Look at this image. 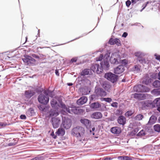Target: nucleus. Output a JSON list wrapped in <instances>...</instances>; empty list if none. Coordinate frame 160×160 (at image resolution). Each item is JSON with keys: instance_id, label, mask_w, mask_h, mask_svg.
Returning <instances> with one entry per match:
<instances>
[{"instance_id": "f257e3e1", "label": "nucleus", "mask_w": 160, "mask_h": 160, "mask_svg": "<svg viewBox=\"0 0 160 160\" xmlns=\"http://www.w3.org/2000/svg\"><path fill=\"white\" fill-rule=\"evenodd\" d=\"M84 128L81 126H78L73 128L72 130V134L77 137H81L84 133Z\"/></svg>"}, {"instance_id": "f03ea898", "label": "nucleus", "mask_w": 160, "mask_h": 160, "mask_svg": "<svg viewBox=\"0 0 160 160\" xmlns=\"http://www.w3.org/2000/svg\"><path fill=\"white\" fill-rule=\"evenodd\" d=\"M110 53H109L110 54ZM110 55H109L108 54H106L105 55L104 58H106L105 59H103V61L100 62L101 67L102 69L107 70L109 69L110 66L109 62L108 59H109Z\"/></svg>"}, {"instance_id": "7ed1b4c3", "label": "nucleus", "mask_w": 160, "mask_h": 160, "mask_svg": "<svg viewBox=\"0 0 160 160\" xmlns=\"http://www.w3.org/2000/svg\"><path fill=\"white\" fill-rule=\"evenodd\" d=\"M104 78L114 83L118 81V76L112 72H109L105 74Z\"/></svg>"}, {"instance_id": "20e7f679", "label": "nucleus", "mask_w": 160, "mask_h": 160, "mask_svg": "<svg viewBox=\"0 0 160 160\" xmlns=\"http://www.w3.org/2000/svg\"><path fill=\"white\" fill-rule=\"evenodd\" d=\"M120 56L116 52L112 54L110 60L112 63L118 64L120 61Z\"/></svg>"}, {"instance_id": "39448f33", "label": "nucleus", "mask_w": 160, "mask_h": 160, "mask_svg": "<svg viewBox=\"0 0 160 160\" xmlns=\"http://www.w3.org/2000/svg\"><path fill=\"white\" fill-rule=\"evenodd\" d=\"M133 89L135 91L138 92H148L150 91L149 88L141 84L135 86Z\"/></svg>"}, {"instance_id": "423d86ee", "label": "nucleus", "mask_w": 160, "mask_h": 160, "mask_svg": "<svg viewBox=\"0 0 160 160\" xmlns=\"http://www.w3.org/2000/svg\"><path fill=\"white\" fill-rule=\"evenodd\" d=\"M38 99L39 103L44 105H46L48 102L49 100L48 96H46L42 94L38 95Z\"/></svg>"}, {"instance_id": "0eeeda50", "label": "nucleus", "mask_w": 160, "mask_h": 160, "mask_svg": "<svg viewBox=\"0 0 160 160\" xmlns=\"http://www.w3.org/2000/svg\"><path fill=\"white\" fill-rule=\"evenodd\" d=\"M72 125L71 120L68 118L62 119L61 127L63 128L68 129H69Z\"/></svg>"}, {"instance_id": "6e6552de", "label": "nucleus", "mask_w": 160, "mask_h": 160, "mask_svg": "<svg viewBox=\"0 0 160 160\" xmlns=\"http://www.w3.org/2000/svg\"><path fill=\"white\" fill-rule=\"evenodd\" d=\"M153 102L151 100L143 101L141 102L142 109H148L153 108Z\"/></svg>"}, {"instance_id": "1a4fd4ad", "label": "nucleus", "mask_w": 160, "mask_h": 160, "mask_svg": "<svg viewBox=\"0 0 160 160\" xmlns=\"http://www.w3.org/2000/svg\"><path fill=\"white\" fill-rule=\"evenodd\" d=\"M91 69L94 72L98 74L101 73L102 72V69L100 68L99 65L97 64H93L91 67Z\"/></svg>"}, {"instance_id": "9d476101", "label": "nucleus", "mask_w": 160, "mask_h": 160, "mask_svg": "<svg viewBox=\"0 0 160 160\" xmlns=\"http://www.w3.org/2000/svg\"><path fill=\"white\" fill-rule=\"evenodd\" d=\"M61 119L58 118H52V123L53 127L54 128H58Z\"/></svg>"}, {"instance_id": "9b49d317", "label": "nucleus", "mask_w": 160, "mask_h": 160, "mask_svg": "<svg viewBox=\"0 0 160 160\" xmlns=\"http://www.w3.org/2000/svg\"><path fill=\"white\" fill-rule=\"evenodd\" d=\"M108 43L111 45L116 44L118 46H121L122 45L121 42L120 40L118 38L113 39L112 38H111L109 40Z\"/></svg>"}, {"instance_id": "f8f14e48", "label": "nucleus", "mask_w": 160, "mask_h": 160, "mask_svg": "<svg viewBox=\"0 0 160 160\" xmlns=\"http://www.w3.org/2000/svg\"><path fill=\"white\" fill-rule=\"evenodd\" d=\"M125 70L123 65H119L114 69V72L115 74H119L123 72Z\"/></svg>"}, {"instance_id": "ddd939ff", "label": "nucleus", "mask_w": 160, "mask_h": 160, "mask_svg": "<svg viewBox=\"0 0 160 160\" xmlns=\"http://www.w3.org/2000/svg\"><path fill=\"white\" fill-rule=\"evenodd\" d=\"M95 92L98 96L104 97L107 95L106 92L101 88H98L95 90Z\"/></svg>"}, {"instance_id": "4468645a", "label": "nucleus", "mask_w": 160, "mask_h": 160, "mask_svg": "<svg viewBox=\"0 0 160 160\" xmlns=\"http://www.w3.org/2000/svg\"><path fill=\"white\" fill-rule=\"evenodd\" d=\"M81 122L87 128L90 127L91 124L90 121L85 118H82L80 119Z\"/></svg>"}, {"instance_id": "2eb2a0df", "label": "nucleus", "mask_w": 160, "mask_h": 160, "mask_svg": "<svg viewBox=\"0 0 160 160\" xmlns=\"http://www.w3.org/2000/svg\"><path fill=\"white\" fill-rule=\"evenodd\" d=\"M88 98L86 96H82L77 102V104L79 105H83L87 102Z\"/></svg>"}, {"instance_id": "dca6fc26", "label": "nucleus", "mask_w": 160, "mask_h": 160, "mask_svg": "<svg viewBox=\"0 0 160 160\" xmlns=\"http://www.w3.org/2000/svg\"><path fill=\"white\" fill-rule=\"evenodd\" d=\"M91 118L95 119H99L102 118V115L100 112H96L92 113L91 116Z\"/></svg>"}, {"instance_id": "f3484780", "label": "nucleus", "mask_w": 160, "mask_h": 160, "mask_svg": "<svg viewBox=\"0 0 160 160\" xmlns=\"http://www.w3.org/2000/svg\"><path fill=\"white\" fill-rule=\"evenodd\" d=\"M82 110V109H78L75 108H72L71 109L69 108L68 109V112L71 114L74 113L76 114H79Z\"/></svg>"}, {"instance_id": "a211bd4d", "label": "nucleus", "mask_w": 160, "mask_h": 160, "mask_svg": "<svg viewBox=\"0 0 160 160\" xmlns=\"http://www.w3.org/2000/svg\"><path fill=\"white\" fill-rule=\"evenodd\" d=\"M117 121L119 124L124 125L126 123V118L124 116L121 115L118 118Z\"/></svg>"}, {"instance_id": "6ab92c4d", "label": "nucleus", "mask_w": 160, "mask_h": 160, "mask_svg": "<svg viewBox=\"0 0 160 160\" xmlns=\"http://www.w3.org/2000/svg\"><path fill=\"white\" fill-rule=\"evenodd\" d=\"M111 131L113 134H119L121 132V130L120 128L118 127H115L111 128Z\"/></svg>"}, {"instance_id": "aec40b11", "label": "nucleus", "mask_w": 160, "mask_h": 160, "mask_svg": "<svg viewBox=\"0 0 160 160\" xmlns=\"http://www.w3.org/2000/svg\"><path fill=\"white\" fill-rule=\"evenodd\" d=\"M157 119V117L155 115H152L149 119L148 124L149 125L153 124L156 122Z\"/></svg>"}, {"instance_id": "412c9836", "label": "nucleus", "mask_w": 160, "mask_h": 160, "mask_svg": "<svg viewBox=\"0 0 160 160\" xmlns=\"http://www.w3.org/2000/svg\"><path fill=\"white\" fill-rule=\"evenodd\" d=\"M137 61L139 62L140 63L143 65L146 64H148L149 62V60L143 57L137 58Z\"/></svg>"}, {"instance_id": "4be33fe9", "label": "nucleus", "mask_w": 160, "mask_h": 160, "mask_svg": "<svg viewBox=\"0 0 160 160\" xmlns=\"http://www.w3.org/2000/svg\"><path fill=\"white\" fill-rule=\"evenodd\" d=\"M50 104L52 108L55 109H58L59 107V104L58 103L56 100L54 98H52L50 101Z\"/></svg>"}, {"instance_id": "5701e85b", "label": "nucleus", "mask_w": 160, "mask_h": 160, "mask_svg": "<svg viewBox=\"0 0 160 160\" xmlns=\"http://www.w3.org/2000/svg\"><path fill=\"white\" fill-rule=\"evenodd\" d=\"M65 131L62 128H59L56 132L57 135L60 136H63L65 134Z\"/></svg>"}, {"instance_id": "b1692460", "label": "nucleus", "mask_w": 160, "mask_h": 160, "mask_svg": "<svg viewBox=\"0 0 160 160\" xmlns=\"http://www.w3.org/2000/svg\"><path fill=\"white\" fill-rule=\"evenodd\" d=\"M90 107L92 109H95L100 107L101 105L98 102H94L90 104Z\"/></svg>"}, {"instance_id": "393cba45", "label": "nucleus", "mask_w": 160, "mask_h": 160, "mask_svg": "<svg viewBox=\"0 0 160 160\" xmlns=\"http://www.w3.org/2000/svg\"><path fill=\"white\" fill-rule=\"evenodd\" d=\"M153 102V108L158 107L160 106V98H157L152 101Z\"/></svg>"}, {"instance_id": "a878e982", "label": "nucleus", "mask_w": 160, "mask_h": 160, "mask_svg": "<svg viewBox=\"0 0 160 160\" xmlns=\"http://www.w3.org/2000/svg\"><path fill=\"white\" fill-rule=\"evenodd\" d=\"M25 94L26 97L30 98L33 96L35 93L32 91L26 90L25 92Z\"/></svg>"}, {"instance_id": "bb28decb", "label": "nucleus", "mask_w": 160, "mask_h": 160, "mask_svg": "<svg viewBox=\"0 0 160 160\" xmlns=\"http://www.w3.org/2000/svg\"><path fill=\"white\" fill-rule=\"evenodd\" d=\"M91 70L89 69H84L80 72V74L81 76H84L85 75L89 74Z\"/></svg>"}, {"instance_id": "cd10ccee", "label": "nucleus", "mask_w": 160, "mask_h": 160, "mask_svg": "<svg viewBox=\"0 0 160 160\" xmlns=\"http://www.w3.org/2000/svg\"><path fill=\"white\" fill-rule=\"evenodd\" d=\"M58 101L60 105H59V107L65 110L66 111L68 112V109H69V108H67L65 104L63 103L61 100H59Z\"/></svg>"}, {"instance_id": "c85d7f7f", "label": "nucleus", "mask_w": 160, "mask_h": 160, "mask_svg": "<svg viewBox=\"0 0 160 160\" xmlns=\"http://www.w3.org/2000/svg\"><path fill=\"white\" fill-rule=\"evenodd\" d=\"M151 93L154 95L158 96L160 95V88L157 89H155L151 92Z\"/></svg>"}, {"instance_id": "c756f323", "label": "nucleus", "mask_w": 160, "mask_h": 160, "mask_svg": "<svg viewBox=\"0 0 160 160\" xmlns=\"http://www.w3.org/2000/svg\"><path fill=\"white\" fill-rule=\"evenodd\" d=\"M24 58H22V59L25 63L27 65H30L29 62V56L25 55L24 56Z\"/></svg>"}, {"instance_id": "7c9ffc66", "label": "nucleus", "mask_w": 160, "mask_h": 160, "mask_svg": "<svg viewBox=\"0 0 160 160\" xmlns=\"http://www.w3.org/2000/svg\"><path fill=\"white\" fill-rule=\"evenodd\" d=\"M103 87L105 90L109 92L110 90L111 86L109 83H105L103 84Z\"/></svg>"}, {"instance_id": "2f4dec72", "label": "nucleus", "mask_w": 160, "mask_h": 160, "mask_svg": "<svg viewBox=\"0 0 160 160\" xmlns=\"http://www.w3.org/2000/svg\"><path fill=\"white\" fill-rule=\"evenodd\" d=\"M145 54L141 52H138L135 53V55L137 58H141L145 56Z\"/></svg>"}, {"instance_id": "473e14b6", "label": "nucleus", "mask_w": 160, "mask_h": 160, "mask_svg": "<svg viewBox=\"0 0 160 160\" xmlns=\"http://www.w3.org/2000/svg\"><path fill=\"white\" fill-rule=\"evenodd\" d=\"M120 160H132V158L128 156H120L118 157Z\"/></svg>"}, {"instance_id": "72a5a7b5", "label": "nucleus", "mask_w": 160, "mask_h": 160, "mask_svg": "<svg viewBox=\"0 0 160 160\" xmlns=\"http://www.w3.org/2000/svg\"><path fill=\"white\" fill-rule=\"evenodd\" d=\"M139 130L138 128H134L129 134V135L132 136L135 135Z\"/></svg>"}, {"instance_id": "f704fd0d", "label": "nucleus", "mask_w": 160, "mask_h": 160, "mask_svg": "<svg viewBox=\"0 0 160 160\" xmlns=\"http://www.w3.org/2000/svg\"><path fill=\"white\" fill-rule=\"evenodd\" d=\"M153 86L156 88L160 87V81L159 80H155L153 83Z\"/></svg>"}, {"instance_id": "c9c22d12", "label": "nucleus", "mask_w": 160, "mask_h": 160, "mask_svg": "<svg viewBox=\"0 0 160 160\" xmlns=\"http://www.w3.org/2000/svg\"><path fill=\"white\" fill-rule=\"evenodd\" d=\"M144 118L142 114H138L135 116L134 119L135 120L140 121L142 120Z\"/></svg>"}, {"instance_id": "e433bc0d", "label": "nucleus", "mask_w": 160, "mask_h": 160, "mask_svg": "<svg viewBox=\"0 0 160 160\" xmlns=\"http://www.w3.org/2000/svg\"><path fill=\"white\" fill-rule=\"evenodd\" d=\"M153 129L155 132H160V124H156L153 126Z\"/></svg>"}, {"instance_id": "4c0bfd02", "label": "nucleus", "mask_w": 160, "mask_h": 160, "mask_svg": "<svg viewBox=\"0 0 160 160\" xmlns=\"http://www.w3.org/2000/svg\"><path fill=\"white\" fill-rule=\"evenodd\" d=\"M132 69L133 71L136 72H139L140 70V68L137 65H134L132 68Z\"/></svg>"}, {"instance_id": "58836bf2", "label": "nucleus", "mask_w": 160, "mask_h": 160, "mask_svg": "<svg viewBox=\"0 0 160 160\" xmlns=\"http://www.w3.org/2000/svg\"><path fill=\"white\" fill-rule=\"evenodd\" d=\"M58 115V113L55 110H51L50 112V115L51 116H57Z\"/></svg>"}, {"instance_id": "ea45409f", "label": "nucleus", "mask_w": 160, "mask_h": 160, "mask_svg": "<svg viewBox=\"0 0 160 160\" xmlns=\"http://www.w3.org/2000/svg\"><path fill=\"white\" fill-rule=\"evenodd\" d=\"M120 62L122 64L121 65H123L124 67V66H126L128 64V61L126 59H123L120 60Z\"/></svg>"}, {"instance_id": "a19ab883", "label": "nucleus", "mask_w": 160, "mask_h": 160, "mask_svg": "<svg viewBox=\"0 0 160 160\" xmlns=\"http://www.w3.org/2000/svg\"><path fill=\"white\" fill-rule=\"evenodd\" d=\"M82 94L86 95L88 94L90 91L88 90L87 88H84L82 89Z\"/></svg>"}, {"instance_id": "79ce46f5", "label": "nucleus", "mask_w": 160, "mask_h": 160, "mask_svg": "<svg viewBox=\"0 0 160 160\" xmlns=\"http://www.w3.org/2000/svg\"><path fill=\"white\" fill-rule=\"evenodd\" d=\"M146 135L145 131L142 129L137 134V136H143Z\"/></svg>"}, {"instance_id": "37998d69", "label": "nucleus", "mask_w": 160, "mask_h": 160, "mask_svg": "<svg viewBox=\"0 0 160 160\" xmlns=\"http://www.w3.org/2000/svg\"><path fill=\"white\" fill-rule=\"evenodd\" d=\"M133 113V112L132 110L127 111L125 114V116L129 117L131 116Z\"/></svg>"}, {"instance_id": "c03bdc74", "label": "nucleus", "mask_w": 160, "mask_h": 160, "mask_svg": "<svg viewBox=\"0 0 160 160\" xmlns=\"http://www.w3.org/2000/svg\"><path fill=\"white\" fill-rule=\"evenodd\" d=\"M101 100L104 101L108 102H110L112 101V99L109 98H101Z\"/></svg>"}, {"instance_id": "a18cd8bd", "label": "nucleus", "mask_w": 160, "mask_h": 160, "mask_svg": "<svg viewBox=\"0 0 160 160\" xmlns=\"http://www.w3.org/2000/svg\"><path fill=\"white\" fill-rule=\"evenodd\" d=\"M141 95L140 94L135 93L133 95L134 98L139 99L141 97Z\"/></svg>"}, {"instance_id": "49530a36", "label": "nucleus", "mask_w": 160, "mask_h": 160, "mask_svg": "<svg viewBox=\"0 0 160 160\" xmlns=\"http://www.w3.org/2000/svg\"><path fill=\"white\" fill-rule=\"evenodd\" d=\"M29 62H30V65L32 63L34 62H36V60L33 58L31 56H29Z\"/></svg>"}, {"instance_id": "de8ad7c7", "label": "nucleus", "mask_w": 160, "mask_h": 160, "mask_svg": "<svg viewBox=\"0 0 160 160\" xmlns=\"http://www.w3.org/2000/svg\"><path fill=\"white\" fill-rule=\"evenodd\" d=\"M103 59V55L102 54H101L100 56L96 58V60L97 61H101Z\"/></svg>"}, {"instance_id": "09e8293b", "label": "nucleus", "mask_w": 160, "mask_h": 160, "mask_svg": "<svg viewBox=\"0 0 160 160\" xmlns=\"http://www.w3.org/2000/svg\"><path fill=\"white\" fill-rule=\"evenodd\" d=\"M96 95L95 94H92L90 96V101L92 100L95 99L96 98Z\"/></svg>"}, {"instance_id": "8fccbe9b", "label": "nucleus", "mask_w": 160, "mask_h": 160, "mask_svg": "<svg viewBox=\"0 0 160 160\" xmlns=\"http://www.w3.org/2000/svg\"><path fill=\"white\" fill-rule=\"evenodd\" d=\"M132 2L130 0H128L126 2V6L128 7H129L130 5Z\"/></svg>"}, {"instance_id": "3c124183", "label": "nucleus", "mask_w": 160, "mask_h": 160, "mask_svg": "<svg viewBox=\"0 0 160 160\" xmlns=\"http://www.w3.org/2000/svg\"><path fill=\"white\" fill-rule=\"evenodd\" d=\"M118 103L117 102H113L111 104V106L113 107L117 108L118 107Z\"/></svg>"}, {"instance_id": "603ef678", "label": "nucleus", "mask_w": 160, "mask_h": 160, "mask_svg": "<svg viewBox=\"0 0 160 160\" xmlns=\"http://www.w3.org/2000/svg\"><path fill=\"white\" fill-rule=\"evenodd\" d=\"M87 34V33H84L82 35V36H80V37H78V38H75V39H73V40H71V41H70V42H72V41H74V40H77V39H79V38H81V37H83V36H85Z\"/></svg>"}, {"instance_id": "864d4df0", "label": "nucleus", "mask_w": 160, "mask_h": 160, "mask_svg": "<svg viewBox=\"0 0 160 160\" xmlns=\"http://www.w3.org/2000/svg\"><path fill=\"white\" fill-rule=\"evenodd\" d=\"M49 92H50V90H45L44 91L43 93L46 96H48V94H49Z\"/></svg>"}, {"instance_id": "5fc2aeb1", "label": "nucleus", "mask_w": 160, "mask_h": 160, "mask_svg": "<svg viewBox=\"0 0 160 160\" xmlns=\"http://www.w3.org/2000/svg\"><path fill=\"white\" fill-rule=\"evenodd\" d=\"M154 56L155 57V58L156 59L158 60H160V55L157 54V53H155L154 55Z\"/></svg>"}, {"instance_id": "6e6d98bb", "label": "nucleus", "mask_w": 160, "mask_h": 160, "mask_svg": "<svg viewBox=\"0 0 160 160\" xmlns=\"http://www.w3.org/2000/svg\"><path fill=\"white\" fill-rule=\"evenodd\" d=\"M29 111L30 112L32 115H33L34 113V111L33 109L32 108H30L29 109Z\"/></svg>"}, {"instance_id": "4d7b16f0", "label": "nucleus", "mask_w": 160, "mask_h": 160, "mask_svg": "<svg viewBox=\"0 0 160 160\" xmlns=\"http://www.w3.org/2000/svg\"><path fill=\"white\" fill-rule=\"evenodd\" d=\"M51 135L52 136V137L54 139H56L57 136L56 135H55L54 134V132H52L51 133Z\"/></svg>"}, {"instance_id": "13d9d810", "label": "nucleus", "mask_w": 160, "mask_h": 160, "mask_svg": "<svg viewBox=\"0 0 160 160\" xmlns=\"http://www.w3.org/2000/svg\"><path fill=\"white\" fill-rule=\"evenodd\" d=\"M20 118L22 119H25L26 118V117L25 115L22 114L20 116Z\"/></svg>"}, {"instance_id": "bf43d9fd", "label": "nucleus", "mask_w": 160, "mask_h": 160, "mask_svg": "<svg viewBox=\"0 0 160 160\" xmlns=\"http://www.w3.org/2000/svg\"><path fill=\"white\" fill-rule=\"evenodd\" d=\"M128 35V33L127 32H125L123 33V34L122 35V37L125 38Z\"/></svg>"}, {"instance_id": "052dcab7", "label": "nucleus", "mask_w": 160, "mask_h": 160, "mask_svg": "<svg viewBox=\"0 0 160 160\" xmlns=\"http://www.w3.org/2000/svg\"><path fill=\"white\" fill-rule=\"evenodd\" d=\"M77 58H73L71 60V62H76L77 61Z\"/></svg>"}, {"instance_id": "680f3d73", "label": "nucleus", "mask_w": 160, "mask_h": 160, "mask_svg": "<svg viewBox=\"0 0 160 160\" xmlns=\"http://www.w3.org/2000/svg\"><path fill=\"white\" fill-rule=\"evenodd\" d=\"M138 1V0H131L132 5H133L136 4Z\"/></svg>"}, {"instance_id": "e2e57ef3", "label": "nucleus", "mask_w": 160, "mask_h": 160, "mask_svg": "<svg viewBox=\"0 0 160 160\" xmlns=\"http://www.w3.org/2000/svg\"><path fill=\"white\" fill-rule=\"evenodd\" d=\"M32 56L33 57L35 58H37V59L39 58V57L38 55H37L35 54H32Z\"/></svg>"}, {"instance_id": "0e129e2a", "label": "nucleus", "mask_w": 160, "mask_h": 160, "mask_svg": "<svg viewBox=\"0 0 160 160\" xmlns=\"http://www.w3.org/2000/svg\"><path fill=\"white\" fill-rule=\"evenodd\" d=\"M49 94H48V97L49 96L50 97H53V91L50 90V92H49Z\"/></svg>"}, {"instance_id": "69168bd1", "label": "nucleus", "mask_w": 160, "mask_h": 160, "mask_svg": "<svg viewBox=\"0 0 160 160\" xmlns=\"http://www.w3.org/2000/svg\"><path fill=\"white\" fill-rule=\"evenodd\" d=\"M148 3V2H147L146 3V4H145V5H144V7H143L140 10V12H142L143 10L146 8V7L147 6V4Z\"/></svg>"}, {"instance_id": "338daca9", "label": "nucleus", "mask_w": 160, "mask_h": 160, "mask_svg": "<svg viewBox=\"0 0 160 160\" xmlns=\"http://www.w3.org/2000/svg\"><path fill=\"white\" fill-rule=\"evenodd\" d=\"M7 125V124H5L3 123L0 122V127H4L6 126Z\"/></svg>"}, {"instance_id": "774afa93", "label": "nucleus", "mask_w": 160, "mask_h": 160, "mask_svg": "<svg viewBox=\"0 0 160 160\" xmlns=\"http://www.w3.org/2000/svg\"><path fill=\"white\" fill-rule=\"evenodd\" d=\"M112 159V158H111L109 157H106L104 158V160H111Z\"/></svg>"}]
</instances>
